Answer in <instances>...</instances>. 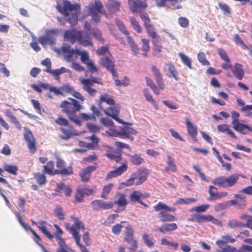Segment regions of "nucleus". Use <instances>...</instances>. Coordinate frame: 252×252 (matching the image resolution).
Here are the masks:
<instances>
[{
	"instance_id": "f257e3e1",
	"label": "nucleus",
	"mask_w": 252,
	"mask_h": 252,
	"mask_svg": "<svg viewBox=\"0 0 252 252\" xmlns=\"http://www.w3.org/2000/svg\"><path fill=\"white\" fill-rule=\"evenodd\" d=\"M68 100H70V101L67 100L63 101L60 103V106L62 109L63 112L67 115L70 121L80 125L81 122L77 118L76 113L83 109L84 107L78 100L74 98L69 97Z\"/></svg>"
},
{
	"instance_id": "f03ea898",
	"label": "nucleus",
	"mask_w": 252,
	"mask_h": 252,
	"mask_svg": "<svg viewBox=\"0 0 252 252\" xmlns=\"http://www.w3.org/2000/svg\"><path fill=\"white\" fill-rule=\"evenodd\" d=\"M80 5L78 4H71L69 1H63V6L57 5L58 10L65 16V20L67 21L71 26H74L78 21L77 13L80 10Z\"/></svg>"
},
{
	"instance_id": "7ed1b4c3",
	"label": "nucleus",
	"mask_w": 252,
	"mask_h": 252,
	"mask_svg": "<svg viewBox=\"0 0 252 252\" xmlns=\"http://www.w3.org/2000/svg\"><path fill=\"white\" fill-rule=\"evenodd\" d=\"M64 40L74 44L76 40L84 46H92L93 42L89 35H83L82 32L75 30L66 31L64 34Z\"/></svg>"
},
{
	"instance_id": "20e7f679",
	"label": "nucleus",
	"mask_w": 252,
	"mask_h": 252,
	"mask_svg": "<svg viewBox=\"0 0 252 252\" xmlns=\"http://www.w3.org/2000/svg\"><path fill=\"white\" fill-rule=\"evenodd\" d=\"M74 220V225L70 228V233L72 235L77 246L80 247L81 252H89L86 248L80 243L81 236L78 231L81 229L85 230V226L83 223L76 218H75Z\"/></svg>"
},
{
	"instance_id": "39448f33",
	"label": "nucleus",
	"mask_w": 252,
	"mask_h": 252,
	"mask_svg": "<svg viewBox=\"0 0 252 252\" xmlns=\"http://www.w3.org/2000/svg\"><path fill=\"white\" fill-rule=\"evenodd\" d=\"M88 8V15L91 16L92 20L95 23L99 22L103 8L102 3L99 1L95 0L90 3Z\"/></svg>"
},
{
	"instance_id": "423d86ee",
	"label": "nucleus",
	"mask_w": 252,
	"mask_h": 252,
	"mask_svg": "<svg viewBox=\"0 0 252 252\" xmlns=\"http://www.w3.org/2000/svg\"><path fill=\"white\" fill-rule=\"evenodd\" d=\"M147 173L142 170H138L133 173L129 179L123 183L126 186H130L133 185H139L142 184L147 179Z\"/></svg>"
},
{
	"instance_id": "0eeeda50",
	"label": "nucleus",
	"mask_w": 252,
	"mask_h": 252,
	"mask_svg": "<svg viewBox=\"0 0 252 252\" xmlns=\"http://www.w3.org/2000/svg\"><path fill=\"white\" fill-rule=\"evenodd\" d=\"M59 33V30L57 29L46 30L45 34L39 37V42L44 46L47 44H54L56 41V37Z\"/></svg>"
},
{
	"instance_id": "6e6552de",
	"label": "nucleus",
	"mask_w": 252,
	"mask_h": 252,
	"mask_svg": "<svg viewBox=\"0 0 252 252\" xmlns=\"http://www.w3.org/2000/svg\"><path fill=\"white\" fill-rule=\"evenodd\" d=\"M76 54L81 57V61L82 63L85 64L88 67L89 70L92 73L98 71L97 68L94 65L93 61L90 59L89 54L85 50L79 51L76 50Z\"/></svg>"
},
{
	"instance_id": "1a4fd4ad",
	"label": "nucleus",
	"mask_w": 252,
	"mask_h": 252,
	"mask_svg": "<svg viewBox=\"0 0 252 252\" xmlns=\"http://www.w3.org/2000/svg\"><path fill=\"white\" fill-rule=\"evenodd\" d=\"M24 136L25 140L27 143L28 147L30 149V152L32 153H34L36 150L35 147L36 141L32 132L29 129H26Z\"/></svg>"
},
{
	"instance_id": "9d476101",
	"label": "nucleus",
	"mask_w": 252,
	"mask_h": 252,
	"mask_svg": "<svg viewBox=\"0 0 252 252\" xmlns=\"http://www.w3.org/2000/svg\"><path fill=\"white\" fill-rule=\"evenodd\" d=\"M93 209L98 211L100 209L107 210L112 208L113 203L110 202H105L102 200H95L91 203Z\"/></svg>"
},
{
	"instance_id": "9b49d317",
	"label": "nucleus",
	"mask_w": 252,
	"mask_h": 252,
	"mask_svg": "<svg viewBox=\"0 0 252 252\" xmlns=\"http://www.w3.org/2000/svg\"><path fill=\"white\" fill-rule=\"evenodd\" d=\"M110 106L106 109H104L103 111L107 115L112 117L114 120L117 121L120 123H123L121 120L118 117L120 112V109L118 106H115V104L110 105Z\"/></svg>"
},
{
	"instance_id": "f8f14e48",
	"label": "nucleus",
	"mask_w": 252,
	"mask_h": 252,
	"mask_svg": "<svg viewBox=\"0 0 252 252\" xmlns=\"http://www.w3.org/2000/svg\"><path fill=\"white\" fill-rule=\"evenodd\" d=\"M185 121L188 134L191 137L193 141H196V136L197 135V127L196 126L191 122L187 117L185 118Z\"/></svg>"
},
{
	"instance_id": "ddd939ff",
	"label": "nucleus",
	"mask_w": 252,
	"mask_h": 252,
	"mask_svg": "<svg viewBox=\"0 0 252 252\" xmlns=\"http://www.w3.org/2000/svg\"><path fill=\"white\" fill-rule=\"evenodd\" d=\"M136 131L129 126H125L119 132V136L123 138H128L131 140L133 139L132 135H136Z\"/></svg>"
},
{
	"instance_id": "4468645a",
	"label": "nucleus",
	"mask_w": 252,
	"mask_h": 252,
	"mask_svg": "<svg viewBox=\"0 0 252 252\" xmlns=\"http://www.w3.org/2000/svg\"><path fill=\"white\" fill-rule=\"evenodd\" d=\"M152 70L154 75V78L161 90H163L164 84L162 80V76L158 68L155 65L152 66Z\"/></svg>"
},
{
	"instance_id": "2eb2a0df",
	"label": "nucleus",
	"mask_w": 252,
	"mask_h": 252,
	"mask_svg": "<svg viewBox=\"0 0 252 252\" xmlns=\"http://www.w3.org/2000/svg\"><path fill=\"white\" fill-rule=\"evenodd\" d=\"M164 71L167 72V75L169 77L174 78L176 80H178V71L175 66L171 63H168L165 64Z\"/></svg>"
},
{
	"instance_id": "dca6fc26",
	"label": "nucleus",
	"mask_w": 252,
	"mask_h": 252,
	"mask_svg": "<svg viewBox=\"0 0 252 252\" xmlns=\"http://www.w3.org/2000/svg\"><path fill=\"white\" fill-rule=\"evenodd\" d=\"M216 244L221 249L219 250V252H235L236 249L234 247H232L229 245L225 241L223 240L222 237H221L220 239L218 240L216 242Z\"/></svg>"
},
{
	"instance_id": "f3484780",
	"label": "nucleus",
	"mask_w": 252,
	"mask_h": 252,
	"mask_svg": "<svg viewBox=\"0 0 252 252\" xmlns=\"http://www.w3.org/2000/svg\"><path fill=\"white\" fill-rule=\"evenodd\" d=\"M103 102H106L109 105H112L115 104L114 100L108 94H102L100 96L99 100H98L97 103L99 108L102 109L103 110L104 109V107L103 105Z\"/></svg>"
},
{
	"instance_id": "a211bd4d",
	"label": "nucleus",
	"mask_w": 252,
	"mask_h": 252,
	"mask_svg": "<svg viewBox=\"0 0 252 252\" xmlns=\"http://www.w3.org/2000/svg\"><path fill=\"white\" fill-rule=\"evenodd\" d=\"M93 190L82 187H78L76 193V199L79 202H81L85 195H89L92 194Z\"/></svg>"
},
{
	"instance_id": "6ab92c4d",
	"label": "nucleus",
	"mask_w": 252,
	"mask_h": 252,
	"mask_svg": "<svg viewBox=\"0 0 252 252\" xmlns=\"http://www.w3.org/2000/svg\"><path fill=\"white\" fill-rule=\"evenodd\" d=\"M233 127L235 130L243 134H247L249 131L252 132V127L240 122L233 125Z\"/></svg>"
},
{
	"instance_id": "aec40b11",
	"label": "nucleus",
	"mask_w": 252,
	"mask_h": 252,
	"mask_svg": "<svg viewBox=\"0 0 252 252\" xmlns=\"http://www.w3.org/2000/svg\"><path fill=\"white\" fill-rule=\"evenodd\" d=\"M232 72L234 76L239 80H242L244 77L245 72L242 65L238 63H236L231 68Z\"/></svg>"
},
{
	"instance_id": "412c9836",
	"label": "nucleus",
	"mask_w": 252,
	"mask_h": 252,
	"mask_svg": "<svg viewBox=\"0 0 252 252\" xmlns=\"http://www.w3.org/2000/svg\"><path fill=\"white\" fill-rule=\"evenodd\" d=\"M91 110L93 112V114L88 115L84 113H81L80 114V118L84 121L95 120L96 117L99 115L98 111L96 107L94 106L91 107Z\"/></svg>"
},
{
	"instance_id": "4be33fe9",
	"label": "nucleus",
	"mask_w": 252,
	"mask_h": 252,
	"mask_svg": "<svg viewBox=\"0 0 252 252\" xmlns=\"http://www.w3.org/2000/svg\"><path fill=\"white\" fill-rule=\"evenodd\" d=\"M177 229V224L175 223H171L164 224L160 227L158 228L157 230H158L162 233H166L170 232L172 231L175 230Z\"/></svg>"
},
{
	"instance_id": "5701e85b",
	"label": "nucleus",
	"mask_w": 252,
	"mask_h": 252,
	"mask_svg": "<svg viewBox=\"0 0 252 252\" xmlns=\"http://www.w3.org/2000/svg\"><path fill=\"white\" fill-rule=\"evenodd\" d=\"M239 175L237 174H232L228 177H225V188L233 186L239 179Z\"/></svg>"
},
{
	"instance_id": "b1692460",
	"label": "nucleus",
	"mask_w": 252,
	"mask_h": 252,
	"mask_svg": "<svg viewBox=\"0 0 252 252\" xmlns=\"http://www.w3.org/2000/svg\"><path fill=\"white\" fill-rule=\"evenodd\" d=\"M80 82L83 85L82 89L83 90L87 92L92 96H94L97 93V90L92 88V84H89V81L84 80Z\"/></svg>"
},
{
	"instance_id": "393cba45",
	"label": "nucleus",
	"mask_w": 252,
	"mask_h": 252,
	"mask_svg": "<svg viewBox=\"0 0 252 252\" xmlns=\"http://www.w3.org/2000/svg\"><path fill=\"white\" fill-rule=\"evenodd\" d=\"M162 211L158 214L160 220L162 221H173L176 220V218L170 214H168L165 210Z\"/></svg>"
},
{
	"instance_id": "a878e982",
	"label": "nucleus",
	"mask_w": 252,
	"mask_h": 252,
	"mask_svg": "<svg viewBox=\"0 0 252 252\" xmlns=\"http://www.w3.org/2000/svg\"><path fill=\"white\" fill-rule=\"evenodd\" d=\"M46 223V222L45 221L41 220L37 223V227L49 239H52L54 238V236L47 230L45 226Z\"/></svg>"
},
{
	"instance_id": "bb28decb",
	"label": "nucleus",
	"mask_w": 252,
	"mask_h": 252,
	"mask_svg": "<svg viewBox=\"0 0 252 252\" xmlns=\"http://www.w3.org/2000/svg\"><path fill=\"white\" fill-rule=\"evenodd\" d=\"M113 203L117 204L121 207H125L127 204V201L125 195L122 193H117L114 202Z\"/></svg>"
},
{
	"instance_id": "cd10ccee",
	"label": "nucleus",
	"mask_w": 252,
	"mask_h": 252,
	"mask_svg": "<svg viewBox=\"0 0 252 252\" xmlns=\"http://www.w3.org/2000/svg\"><path fill=\"white\" fill-rule=\"evenodd\" d=\"M99 63L102 66L106 68L107 70L112 69L114 66L113 61L108 57L101 58Z\"/></svg>"
},
{
	"instance_id": "c85d7f7f",
	"label": "nucleus",
	"mask_w": 252,
	"mask_h": 252,
	"mask_svg": "<svg viewBox=\"0 0 252 252\" xmlns=\"http://www.w3.org/2000/svg\"><path fill=\"white\" fill-rule=\"evenodd\" d=\"M218 129L220 132H226L227 133L230 135L234 138H237L235 133L230 129L229 126L226 124L220 125L218 126Z\"/></svg>"
},
{
	"instance_id": "c756f323",
	"label": "nucleus",
	"mask_w": 252,
	"mask_h": 252,
	"mask_svg": "<svg viewBox=\"0 0 252 252\" xmlns=\"http://www.w3.org/2000/svg\"><path fill=\"white\" fill-rule=\"evenodd\" d=\"M126 40L129 44L134 55H137L139 53V48L134 40L129 36H126Z\"/></svg>"
},
{
	"instance_id": "7c9ffc66",
	"label": "nucleus",
	"mask_w": 252,
	"mask_h": 252,
	"mask_svg": "<svg viewBox=\"0 0 252 252\" xmlns=\"http://www.w3.org/2000/svg\"><path fill=\"white\" fill-rule=\"evenodd\" d=\"M165 171H171L175 172L176 170V165L174 163V159L170 156H167V166L165 168Z\"/></svg>"
},
{
	"instance_id": "2f4dec72",
	"label": "nucleus",
	"mask_w": 252,
	"mask_h": 252,
	"mask_svg": "<svg viewBox=\"0 0 252 252\" xmlns=\"http://www.w3.org/2000/svg\"><path fill=\"white\" fill-rule=\"evenodd\" d=\"M141 195L142 193L141 192L138 191H134L130 194V201L132 202L137 201L145 206H147L146 204H145L143 202H142L140 200V199H141Z\"/></svg>"
},
{
	"instance_id": "473e14b6",
	"label": "nucleus",
	"mask_w": 252,
	"mask_h": 252,
	"mask_svg": "<svg viewBox=\"0 0 252 252\" xmlns=\"http://www.w3.org/2000/svg\"><path fill=\"white\" fill-rule=\"evenodd\" d=\"M210 218H211V215H204L199 214H194V220L198 223L209 221Z\"/></svg>"
},
{
	"instance_id": "72a5a7b5",
	"label": "nucleus",
	"mask_w": 252,
	"mask_h": 252,
	"mask_svg": "<svg viewBox=\"0 0 252 252\" xmlns=\"http://www.w3.org/2000/svg\"><path fill=\"white\" fill-rule=\"evenodd\" d=\"M60 129L63 133V135L61 136V137L63 139H67L73 135H77L76 133H74L73 129L71 127L67 129L61 128Z\"/></svg>"
},
{
	"instance_id": "f704fd0d",
	"label": "nucleus",
	"mask_w": 252,
	"mask_h": 252,
	"mask_svg": "<svg viewBox=\"0 0 252 252\" xmlns=\"http://www.w3.org/2000/svg\"><path fill=\"white\" fill-rule=\"evenodd\" d=\"M155 211H158L161 210H165L167 211L174 212L175 208L174 207H169L162 202H159L158 204L154 206Z\"/></svg>"
},
{
	"instance_id": "c9c22d12",
	"label": "nucleus",
	"mask_w": 252,
	"mask_h": 252,
	"mask_svg": "<svg viewBox=\"0 0 252 252\" xmlns=\"http://www.w3.org/2000/svg\"><path fill=\"white\" fill-rule=\"evenodd\" d=\"M44 172L49 175H55L53 170L54 169V163L53 161H49L45 165H44Z\"/></svg>"
},
{
	"instance_id": "e433bc0d",
	"label": "nucleus",
	"mask_w": 252,
	"mask_h": 252,
	"mask_svg": "<svg viewBox=\"0 0 252 252\" xmlns=\"http://www.w3.org/2000/svg\"><path fill=\"white\" fill-rule=\"evenodd\" d=\"M143 93L147 101L151 102L154 107L156 109H158V106L156 102L153 99L152 95L149 93L148 90L146 89L143 90Z\"/></svg>"
},
{
	"instance_id": "4c0bfd02",
	"label": "nucleus",
	"mask_w": 252,
	"mask_h": 252,
	"mask_svg": "<svg viewBox=\"0 0 252 252\" xmlns=\"http://www.w3.org/2000/svg\"><path fill=\"white\" fill-rule=\"evenodd\" d=\"M125 241H129L131 240V239L133 238V230L132 227L130 225H128L126 227L125 229Z\"/></svg>"
},
{
	"instance_id": "58836bf2",
	"label": "nucleus",
	"mask_w": 252,
	"mask_h": 252,
	"mask_svg": "<svg viewBox=\"0 0 252 252\" xmlns=\"http://www.w3.org/2000/svg\"><path fill=\"white\" fill-rule=\"evenodd\" d=\"M197 201V199L193 198H179L176 200V204H188L192 203L195 202Z\"/></svg>"
},
{
	"instance_id": "ea45409f",
	"label": "nucleus",
	"mask_w": 252,
	"mask_h": 252,
	"mask_svg": "<svg viewBox=\"0 0 252 252\" xmlns=\"http://www.w3.org/2000/svg\"><path fill=\"white\" fill-rule=\"evenodd\" d=\"M179 56L180 57L182 62L190 69L192 68L191 60L187 56L183 53H179Z\"/></svg>"
},
{
	"instance_id": "a19ab883",
	"label": "nucleus",
	"mask_w": 252,
	"mask_h": 252,
	"mask_svg": "<svg viewBox=\"0 0 252 252\" xmlns=\"http://www.w3.org/2000/svg\"><path fill=\"white\" fill-rule=\"evenodd\" d=\"M210 207L209 204L201 205L200 206L192 207L189 210L190 212H196L197 213L204 212Z\"/></svg>"
},
{
	"instance_id": "79ce46f5",
	"label": "nucleus",
	"mask_w": 252,
	"mask_h": 252,
	"mask_svg": "<svg viewBox=\"0 0 252 252\" xmlns=\"http://www.w3.org/2000/svg\"><path fill=\"white\" fill-rule=\"evenodd\" d=\"M120 6V2L117 1L109 0L108 2V6L111 11H118L119 9Z\"/></svg>"
},
{
	"instance_id": "37998d69",
	"label": "nucleus",
	"mask_w": 252,
	"mask_h": 252,
	"mask_svg": "<svg viewBox=\"0 0 252 252\" xmlns=\"http://www.w3.org/2000/svg\"><path fill=\"white\" fill-rule=\"evenodd\" d=\"M244 224L239 220H232L228 222V227L231 228L244 227Z\"/></svg>"
},
{
	"instance_id": "c03bdc74",
	"label": "nucleus",
	"mask_w": 252,
	"mask_h": 252,
	"mask_svg": "<svg viewBox=\"0 0 252 252\" xmlns=\"http://www.w3.org/2000/svg\"><path fill=\"white\" fill-rule=\"evenodd\" d=\"M212 183L215 185L222 188H225V176H220L215 178L212 181Z\"/></svg>"
},
{
	"instance_id": "a18cd8bd",
	"label": "nucleus",
	"mask_w": 252,
	"mask_h": 252,
	"mask_svg": "<svg viewBox=\"0 0 252 252\" xmlns=\"http://www.w3.org/2000/svg\"><path fill=\"white\" fill-rule=\"evenodd\" d=\"M90 35H93L96 39L103 43L104 39L102 36L101 32L97 29H94L92 30V32L89 34Z\"/></svg>"
},
{
	"instance_id": "49530a36",
	"label": "nucleus",
	"mask_w": 252,
	"mask_h": 252,
	"mask_svg": "<svg viewBox=\"0 0 252 252\" xmlns=\"http://www.w3.org/2000/svg\"><path fill=\"white\" fill-rule=\"evenodd\" d=\"M141 41L142 42V50L144 52L143 55L144 56H146L147 52L150 49L149 41L145 38H142Z\"/></svg>"
},
{
	"instance_id": "de8ad7c7",
	"label": "nucleus",
	"mask_w": 252,
	"mask_h": 252,
	"mask_svg": "<svg viewBox=\"0 0 252 252\" xmlns=\"http://www.w3.org/2000/svg\"><path fill=\"white\" fill-rule=\"evenodd\" d=\"M116 24L118 27L119 28V30L125 35H128L129 32L126 30V27L125 26L124 24H123V22L119 20V19H116Z\"/></svg>"
},
{
	"instance_id": "09e8293b",
	"label": "nucleus",
	"mask_w": 252,
	"mask_h": 252,
	"mask_svg": "<svg viewBox=\"0 0 252 252\" xmlns=\"http://www.w3.org/2000/svg\"><path fill=\"white\" fill-rule=\"evenodd\" d=\"M34 178L40 185H44L46 183V176L43 174L37 173L35 175Z\"/></svg>"
},
{
	"instance_id": "8fccbe9b",
	"label": "nucleus",
	"mask_w": 252,
	"mask_h": 252,
	"mask_svg": "<svg viewBox=\"0 0 252 252\" xmlns=\"http://www.w3.org/2000/svg\"><path fill=\"white\" fill-rule=\"evenodd\" d=\"M54 226L56 228V232L55 234L56 239L59 240V242L64 241V239L62 238V235L63 233V230L57 224H54Z\"/></svg>"
},
{
	"instance_id": "3c124183",
	"label": "nucleus",
	"mask_w": 252,
	"mask_h": 252,
	"mask_svg": "<svg viewBox=\"0 0 252 252\" xmlns=\"http://www.w3.org/2000/svg\"><path fill=\"white\" fill-rule=\"evenodd\" d=\"M4 169L13 175H16L17 174V172L18 171V168L16 166L12 165H9V164H4Z\"/></svg>"
},
{
	"instance_id": "603ef678",
	"label": "nucleus",
	"mask_w": 252,
	"mask_h": 252,
	"mask_svg": "<svg viewBox=\"0 0 252 252\" xmlns=\"http://www.w3.org/2000/svg\"><path fill=\"white\" fill-rule=\"evenodd\" d=\"M198 61L202 63L203 65H208L210 64L209 62L206 60V56L203 52H199L197 55Z\"/></svg>"
},
{
	"instance_id": "864d4df0",
	"label": "nucleus",
	"mask_w": 252,
	"mask_h": 252,
	"mask_svg": "<svg viewBox=\"0 0 252 252\" xmlns=\"http://www.w3.org/2000/svg\"><path fill=\"white\" fill-rule=\"evenodd\" d=\"M54 173L60 174L63 175H69L73 173L72 170L71 168H63L61 170H55Z\"/></svg>"
},
{
	"instance_id": "5fc2aeb1",
	"label": "nucleus",
	"mask_w": 252,
	"mask_h": 252,
	"mask_svg": "<svg viewBox=\"0 0 252 252\" xmlns=\"http://www.w3.org/2000/svg\"><path fill=\"white\" fill-rule=\"evenodd\" d=\"M142 239L144 243L149 247H152L154 246V242L153 239L150 238L149 235L145 233L142 236Z\"/></svg>"
},
{
	"instance_id": "6e6d98bb",
	"label": "nucleus",
	"mask_w": 252,
	"mask_h": 252,
	"mask_svg": "<svg viewBox=\"0 0 252 252\" xmlns=\"http://www.w3.org/2000/svg\"><path fill=\"white\" fill-rule=\"evenodd\" d=\"M130 21L131 25L133 26L134 29L137 32H141V27L135 18L133 17H131L130 18Z\"/></svg>"
},
{
	"instance_id": "4d7b16f0",
	"label": "nucleus",
	"mask_w": 252,
	"mask_h": 252,
	"mask_svg": "<svg viewBox=\"0 0 252 252\" xmlns=\"http://www.w3.org/2000/svg\"><path fill=\"white\" fill-rule=\"evenodd\" d=\"M209 193L212 197L214 198H218V191L216 187L213 186H210L209 187Z\"/></svg>"
},
{
	"instance_id": "13d9d810",
	"label": "nucleus",
	"mask_w": 252,
	"mask_h": 252,
	"mask_svg": "<svg viewBox=\"0 0 252 252\" xmlns=\"http://www.w3.org/2000/svg\"><path fill=\"white\" fill-rule=\"evenodd\" d=\"M218 54L222 60L226 62H229L230 59L227 56L226 52L222 49L219 48L218 49Z\"/></svg>"
},
{
	"instance_id": "bf43d9fd",
	"label": "nucleus",
	"mask_w": 252,
	"mask_h": 252,
	"mask_svg": "<svg viewBox=\"0 0 252 252\" xmlns=\"http://www.w3.org/2000/svg\"><path fill=\"white\" fill-rule=\"evenodd\" d=\"M58 245L59 248L57 250V252H69L67 251L69 248L66 245L65 241L59 242Z\"/></svg>"
},
{
	"instance_id": "052dcab7",
	"label": "nucleus",
	"mask_w": 252,
	"mask_h": 252,
	"mask_svg": "<svg viewBox=\"0 0 252 252\" xmlns=\"http://www.w3.org/2000/svg\"><path fill=\"white\" fill-rule=\"evenodd\" d=\"M55 216L60 220L64 219V214L63 209L61 208H57L54 210Z\"/></svg>"
},
{
	"instance_id": "680f3d73",
	"label": "nucleus",
	"mask_w": 252,
	"mask_h": 252,
	"mask_svg": "<svg viewBox=\"0 0 252 252\" xmlns=\"http://www.w3.org/2000/svg\"><path fill=\"white\" fill-rule=\"evenodd\" d=\"M112 187H113V185L111 184H109L108 185L104 187L103 189V192L101 195V197L103 198H106L107 196V194L111 190Z\"/></svg>"
},
{
	"instance_id": "e2e57ef3",
	"label": "nucleus",
	"mask_w": 252,
	"mask_h": 252,
	"mask_svg": "<svg viewBox=\"0 0 252 252\" xmlns=\"http://www.w3.org/2000/svg\"><path fill=\"white\" fill-rule=\"evenodd\" d=\"M128 4L132 12H138V3L134 0H128Z\"/></svg>"
},
{
	"instance_id": "0e129e2a",
	"label": "nucleus",
	"mask_w": 252,
	"mask_h": 252,
	"mask_svg": "<svg viewBox=\"0 0 252 252\" xmlns=\"http://www.w3.org/2000/svg\"><path fill=\"white\" fill-rule=\"evenodd\" d=\"M132 162L136 165H139L143 161V158L137 155H135L131 157Z\"/></svg>"
},
{
	"instance_id": "69168bd1",
	"label": "nucleus",
	"mask_w": 252,
	"mask_h": 252,
	"mask_svg": "<svg viewBox=\"0 0 252 252\" xmlns=\"http://www.w3.org/2000/svg\"><path fill=\"white\" fill-rule=\"evenodd\" d=\"M87 127L91 132L93 133H97L100 131V127L93 124L87 123Z\"/></svg>"
},
{
	"instance_id": "338daca9",
	"label": "nucleus",
	"mask_w": 252,
	"mask_h": 252,
	"mask_svg": "<svg viewBox=\"0 0 252 252\" xmlns=\"http://www.w3.org/2000/svg\"><path fill=\"white\" fill-rule=\"evenodd\" d=\"M101 123L106 127H111L114 126V124L113 121L107 118H102L100 120Z\"/></svg>"
},
{
	"instance_id": "774afa93",
	"label": "nucleus",
	"mask_w": 252,
	"mask_h": 252,
	"mask_svg": "<svg viewBox=\"0 0 252 252\" xmlns=\"http://www.w3.org/2000/svg\"><path fill=\"white\" fill-rule=\"evenodd\" d=\"M76 50L71 48L69 45H63L62 47V50L63 52L67 53L68 54H75Z\"/></svg>"
}]
</instances>
